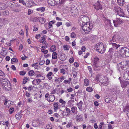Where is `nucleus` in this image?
I'll return each mask as SVG.
<instances>
[{
  "label": "nucleus",
  "mask_w": 129,
  "mask_h": 129,
  "mask_svg": "<svg viewBox=\"0 0 129 129\" xmlns=\"http://www.w3.org/2000/svg\"><path fill=\"white\" fill-rule=\"evenodd\" d=\"M6 48H3L2 47H0V52L1 53L2 52H4L6 50Z\"/></svg>",
  "instance_id": "nucleus-46"
},
{
  "label": "nucleus",
  "mask_w": 129,
  "mask_h": 129,
  "mask_svg": "<svg viewBox=\"0 0 129 129\" xmlns=\"http://www.w3.org/2000/svg\"><path fill=\"white\" fill-rule=\"evenodd\" d=\"M83 25L82 24V25ZM82 30L85 33H88L90 31L92 28V24H90L88 22H86L84 25L82 26Z\"/></svg>",
  "instance_id": "nucleus-4"
},
{
  "label": "nucleus",
  "mask_w": 129,
  "mask_h": 129,
  "mask_svg": "<svg viewBox=\"0 0 129 129\" xmlns=\"http://www.w3.org/2000/svg\"><path fill=\"white\" fill-rule=\"evenodd\" d=\"M47 2L48 3L50 4V5L52 6H54L56 4H59V3H57V2L55 3L56 1L55 0H47Z\"/></svg>",
  "instance_id": "nucleus-21"
},
{
  "label": "nucleus",
  "mask_w": 129,
  "mask_h": 129,
  "mask_svg": "<svg viewBox=\"0 0 129 129\" xmlns=\"http://www.w3.org/2000/svg\"><path fill=\"white\" fill-rule=\"evenodd\" d=\"M9 122L8 121L0 122V129H6V127H8Z\"/></svg>",
  "instance_id": "nucleus-9"
},
{
  "label": "nucleus",
  "mask_w": 129,
  "mask_h": 129,
  "mask_svg": "<svg viewBox=\"0 0 129 129\" xmlns=\"http://www.w3.org/2000/svg\"><path fill=\"white\" fill-rule=\"evenodd\" d=\"M39 22L42 24L46 22V19L44 18L39 17Z\"/></svg>",
  "instance_id": "nucleus-33"
},
{
  "label": "nucleus",
  "mask_w": 129,
  "mask_h": 129,
  "mask_svg": "<svg viewBox=\"0 0 129 129\" xmlns=\"http://www.w3.org/2000/svg\"><path fill=\"white\" fill-rule=\"evenodd\" d=\"M119 37H118V36L117 34H116L114 35L112 39H111L109 42V44H110V43L112 42L114 43V42H115L116 40L118 39Z\"/></svg>",
  "instance_id": "nucleus-14"
},
{
  "label": "nucleus",
  "mask_w": 129,
  "mask_h": 129,
  "mask_svg": "<svg viewBox=\"0 0 129 129\" xmlns=\"http://www.w3.org/2000/svg\"><path fill=\"white\" fill-rule=\"evenodd\" d=\"M55 23V22H54L53 21H52L49 22V28H50L52 26V25L53 24Z\"/></svg>",
  "instance_id": "nucleus-44"
},
{
  "label": "nucleus",
  "mask_w": 129,
  "mask_h": 129,
  "mask_svg": "<svg viewBox=\"0 0 129 129\" xmlns=\"http://www.w3.org/2000/svg\"><path fill=\"white\" fill-rule=\"evenodd\" d=\"M45 37H42L40 40V42L41 43H43L44 42V43L45 44V45H47V43L46 42H45Z\"/></svg>",
  "instance_id": "nucleus-28"
},
{
  "label": "nucleus",
  "mask_w": 129,
  "mask_h": 129,
  "mask_svg": "<svg viewBox=\"0 0 129 129\" xmlns=\"http://www.w3.org/2000/svg\"><path fill=\"white\" fill-rule=\"evenodd\" d=\"M49 99L48 98L46 99V100L48 102H53L55 99V97L54 95L51 94L49 96Z\"/></svg>",
  "instance_id": "nucleus-15"
},
{
  "label": "nucleus",
  "mask_w": 129,
  "mask_h": 129,
  "mask_svg": "<svg viewBox=\"0 0 129 129\" xmlns=\"http://www.w3.org/2000/svg\"><path fill=\"white\" fill-rule=\"evenodd\" d=\"M57 58V54L56 52H54L52 55V58L54 59H56Z\"/></svg>",
  "instance_id": "nucleus-34"
},
{
  "label": "nucleus",
  "mask_w": 129,
  "mask_h": 129,
  "mask_svg": "<svg viewBox=\"0 0 129 129\" xmlns=\"http://www.w3.org/2000/svg\"><path fill=\"white\" fill-rule=\"evenodd\" d=\"M95 49L96 51L101 54H103L105 51L104 45L102 43H99L95 46Z\"/></svg>",
  "instance_id": "nucleus-3"
},
{
  "label": "nucleus",
  "mask_w": 129,
  "mask_h": 129,
  "mask_svg": "<svg viewBox=\"0 0 129 129\" xmlns=\"http://www.w3.org/2000/svg\"><path fill=\"white\" fill-rule=\"evenodd\" d=\"M42 48H44V49H41V52L44 53L45 54H46L48 52V51L47 50H45V46H43L41 47Z\"/></svg>",
  "instance_id": "nucleus-30"
},
{
  "label": "nucleus",
  "mask_w": 129,
  "mask_h": 129,
  "mask_svg": "<svg viewBox=\"0 0 129 129\" xmlns=\"http://www.w3.org/2000/svg\"><path fill=\"white\" fill-rule=\"evenodd\" d=\"M117 3L119 5L122 6L124 4V0H117Z\"/></svg>",
  "instance_id": "nucleus-29"
},
{
  "label": "nucleus",
  "mask_w": 129,
  "mask_h": 129,
  "mask_svg": "<svg viewBox=\"0 0 129 129\" xmlns=\"http://www.w3.org/2000/svg\"><path fill=\"white\" fill-rule=\"evenodd\" d=\"M63 47L64 50H68L70 49V47L68 45H63Z\"/></svg>",
  "instance_id": "nucleus-36"
},
{
  "label": "nucleus",
  "mask_w": 129,
  "mask_h": 129,
  "mask_svg": "<svg viewBox=\"0 0 129 129\" xmlns=\"http://www.w3.org/2000/svg\"><path fill=\"white\" fill-rule=\"evenodd\" d=\"M120 84L121 87L123 88H125L128 87L129 82L127 81H120Z\"/></svg>",
  "instance_id": "nucleus-10"
},
{
  "label": "nucleus",
  "mask_w": 129,
  "mask_h": 129,
  "mask_svg": "<svg viewBox=\"0 0 129 129\" xmlns=\"http://www.w3.org/2000/svg\"><path fill=\"white\" fill-rule=\"evenodd\" d=\"M129 108V107L128 105H126L123 108L124 111L125 112Z\"/></svg>",
  "instance_id": "nucleus-47"
},
{
  "label": "nucleus",
  "mask_w": 129,
  "mask_h": 129,
  "mask_svg": "<svg viewBox=\"0 0 129 129\" xmlns=\"http://www.w3.org/2000/svg\"><path fill=\"white\" fill-rule=\"evenodd\" d=\"M74 61V59L73 58H70L69 60V62L71 63H72Z\"/></svg>",
  "instance_id": "nucleus-64"
},
{
  "label": "nucleus",
  "mask_w": 129,
  "mask_h": 129,
  "mask_svg": "<svg viewBox=\"0 0 129 129\" xmlns=\"http://www.w3.org/2000/svg\"><path fill=\"white\" fill-rule=\"evenodd\" d=\"M117 14L119 16L122 17H124L125 15L124 13L123 10L121 8L120 9V10L118 11Z\"/></svg>",
  "instance_id": "nucleus-23"
},
{
  "label": "nucleus",
  "mask_w": 129,
  "mask_h": 129,
  "mask_svg": "<svg viewBox=\"0 0 129 129\" xmlns=\"http://www.w3.org/2000/svg\"><path fill=\"white\" fill-rule=\"evenodd\" d=\"M88 69L89 71V72L90 73H91L92 72V68L90 66H88Z\"/></svg>",
  "instance_id": "nucleus-60"
},
{
  "label": "nucleus",
  "mask_w": 129,
  "mask_h": 129,
  "mask_svg": "<svg viewBox=\"0 0 129 129\" xmlns=\"http://www.w3.org/2000/svg\"><path fill=\"white\" fill-rule=\"evenodd\" d=\"M0 76L6 77V75L3 71L1 70H0Z\"/></svg>",
  "instance_id": "nucleus-43"
},
{
  "label": "nucleus",
  "mask_w": 129,
  "mask_h": 129,
  "mask_svg": "<svg viewBox=\"0 0 129 129\" xmlns=\"http://www.w3.org/2000/svg\"><path fill=\"white\" fill-rule=\"evenodd\" d=\"M61 66L62 68L60 69V73H62L63 75H64L66 73V71L63 69V68L66 70H67L68 69V67L66 65H63L62 66Z\"/></svg>",
  "instance_id": "nucleus-19"
},
{
  "label": "nucleus",
  "mask_w": 129,
  "mask_h": 129,
  "mask_svg": "<svg viewBox=\"0 0 129 129\" xmlns=\"http://www.w3.org/2000/svg\"><path fill=\"white\" fill-rule=\"evenodd\" d=\"M104 123L103 122H101L100 125H99V129H101L102 128V126L104 124Z\"/></svg>",
  "instance_id": "nucleus-55"
},
{
  "label": "nucleus",
  "mask_w": 129,
  "mask_h": 129,
  "mask_svg": "<svg viewBox=\"0 0 129 129\" xmlns=\"http://www.w3.org/2000/svg\"><path fill=\"white\" fill-rule=\"evenodd\" d=\"M121 8L119 7L117 5H114L113 6V9L117 13L120 10Z\"/></svg>",
  "instance_id": "nucleus-24"
},
{
  "label": "nucleus",
  "mask_w": 129,
  "mask_h": 129,
  "mask_svg": "<svg viewBox=\"0 0 129 129\" xmlns=\"http://www.w3.org/2000/svg\"><path fill=\"white\" fill-rule=\"evenodd\" d=\"M46 129H53L52 127V124L50 123L46 126Z\"/></svg>",
  "instance_id": "nucleus-42"
},
{
  "label": "nucleus",
  "mask_w": 129,
  "mask_h": 129,
  "mask_svg": "<svg viewBox=\"0 0 129 129\" xmlns=\"http://www.w3.org/2000/svg\"><path fill=\"white\" fill-rule=\"evenodd\" d=\"M2 79L6 81H3L1 83L2 87L3 89L7 91L9 90L10 89L11 85L9 81L6 79L3 78Z\"/></svg>",
  "instance_id": "nucleus-2"
},
{
  "label": "nucleus",
  "mask_w": 129,
  "mask_h": 129,
  "mask_svg": "<svg viewBox=\"0 0 129 129\" xmlns=\"http://www.w3.org/2000/svg\"><path fill=\"white\" fill-rule=\"evenodd\" d=\"M110 44H112V46L115 47V53L114 54V59L116 58H121L123 57V55L122 52L120 51L121 46L119 44H117L115 43L112 42L110 43Z\"/></svg>",
  "instance_id": "nucleus-1"
},
{
  "label": "nucleus",
  "mask_w": 129,
  "mask_h": 129,
  "mask_svg": "<svg viewBox=\"0 0 129 129\" xmlns=\"http://www.w3.org/2000/svg\"><path fill=\"white\" fill-rule=\"evenodd\" d=\"M54 106V111L55 112H56L57 110L58 109L59 105L58 103H54L53 104Z\"/></svg>",
  "instance_id": "nucleus-25"
},
{
  "label": "nucleus",
  "mask_w": 129,
  "mask_h": 129,
  "mask_svg": "<svg viewBox=\"0 0 129 129\" xmlns=\"http://www.w3.org/2000/svg\"><path fill=\"white\" fill-rule=\"evenodd\" d=\"M119 86H114L113 89V91L116 93H117L119 91Z\"/></svg>",
  "instance_id": "nucleus-27"
},
{
  "label": "nucleus",
  "mask_w": 129,
  "mask_h": 129,
  "mask_svg": "<svg viewBox=\"0 0 129 129\" xmlns=\"http://www.w3.org/2000/svg\"><path fill=\"white\" fill-rule=\"evenodd\" d=\"M120 51L122 52V55H125L126 57L129 56V49L125 47H121Z\"/></svg>",
  "instance_id": "nucleus-6"
},
{
  "label": "nucleus",
  "mask_w": 129,
  "mask_h": 129,
  "mask_svg": "<svg viewBox=\"0 0 129 129\" xmlns=\"http://www.w3.org/2000/svg\"><path fill=\"white\" fill-rule=\"evenodd\" d=\"M94 8L96 10L102 9V6L100 5L98 1L97 2L94 4Z\"/></svg>",
  "instance_id": "nucleus-11"
},
{
  "label": "nucleus",
  "mask_w": 129,
  "mask_h": 129,
  "mask_svg": "<svg viewBox=\"0 0 129 129\" xmlns=\"http://www.w3.org/2000/svg\"><path fill=\"white\" fill-rule=\"evenodd\" d=\"M36 10L38 11H41V12H43L45 11V8L44 7H42L38 8Z\"/></svg>",
  "instance_id": "nucleus-35"
},
{
  "label": "nucleus",
  "mask_w": 129,
  "mask_h": 129,
  "mask_svg": "<svg viewBox=\"0 0 129 129\" xmlns=\"http://www.w3.org/2000/svg\"><path fill=\"white\" fill-rule=\"evenodd\" d=\"M27 78L26 77H25L23 79V84H25L27 82Z\"/></svg>",
  "instance_id": "nucleus-53"
},
{
  "label": "nucleus",
  "mask_w": 129,
  "mask_h": 129,
  "mask_svg": "<svg viewBox=\"0 0 129 129\" xmlns=\"http://www.w3.org/2000/svg\"><path fill=\"white\" fill-rule=\"evenodd\" d=\"M3 20L2 23H3L1 25L0 24V26H3V25L4 24V23H6L8 22V20L6 18H3Z\"/></svg>",
  "instance_id": "nucleus-40"
},
{
  "label": "nucleus",
  "mask_w": 129,
  "mask_h": 129,
  "mask_svg": "<svg viewBox=\"0 0 129 129\" xmlns=\"http://www.w3.org/2000/svg\"><path fill=\"white\" fill-rule=\"evenodd\" d=\"M115 47H112L109 49L108 52L105 54L106 57L109 59L111 60L112 59L113 54L115 51Z\"/></svg>",
  "instance_id": "nucleus-5"
},
{
  "label": "nucleus",
  "mask_w": 129,
  "mask_h": 129,
  "mask_svg": "<svg viewBox=\"0 0 129 129\" xmlns=\"http://www.w3.org/2000/svg\"><path fill=\"white\" fill-rule=\"evenodd\" d=\"M71 37L72 38H75L76 37V35L75 33L74 32L72 33L71 35Z\"/></svg>",
  "instance_id": "nucleus-52"
},
{
  "label": "nucleus",
  "mask_w": 129,
  "mask_h": 129,
  "mask_svg": "<svg viewBox=\"0 0 129 129\" xmlns=\"http://www.w3.org/2000/svg\"><path fill=\"white\" fill-rule=\"evenodd\" d=\"M53 74V73L52 72H50L48 73L46 76H51Z\"/></svg>",
  "instance_id": "nucleus-62"
},
{
  "label": "nucleus",
  "mask_w": 129,
  "mask_h": 129,
  "mask_svg": "<svg viewBox=\"0 0 129 129\" xmlns=\"http://www.w3.org/2000/svg\"><path fill=\"white\" fill-rule=\"evenodd\" d=\"M88 18L87 16H84L83 17H81V19L79 20V22L80 23L81 22H82V23L83 22L84 23L85 22H86L87 20L88 19Z\"/></svg>",
  "instance_id": "nucleus-20"
},
{
  "label": "nucleus",
  "mask_w": 129,
  "mask_h": 129,
  "mask_svg": "<svg viewBox=\"0 0 129 129\" xmlns=\"http://www.w3.org/2000/svg\"><path fill=\"white\" fill-rule=\"evenodd\" d=\"M23 115L21 112L17 113L15 115L16 118L17 120H19L22 117Z\"/></svg>",
  "instance_id": "nucleus-22"
},
{
  "label": "nucleus",
  "mask_w": 129,
  "mask_h": 129,
  "mask_svg": "<svg viewBox=\"0 0 129 129\" xmlns=\"http://www.w3.org/2000/svg\"><path fill=\"white\" fill-rule=\"evenodd\" d=\"M33 12V10L30 9H29L28 10V12L27 13L28 15H30V14L32 13Z\"/></svg>",
  "instance_id": "nucleus-50"
},
{
  "label": "nucleus",
  "mask_w": 129,
  "mask_h": 129,
  "mask_svg": "<svg viewBox=\"0 0 129 129\" xmlns=\"http://www.w3.org/2000/svg\"><path fill=\"white\" fill-rule=\"evenodd\" d=\"M93 66L94 69L95 70H99L100 69V67L98 63L93 64Z\"/></svg>",
  "instance_id": "nucleus-26"
},
{
  "label": "nucleus",
  "mask_w": 129,
  "mask_h": 129,
  "mask_svg": "<svg viewBox=\"0 0 129 129\" xmlns=\"http://www.w3.org/2000/svg\"><path fill=\"white\" fill-rule=\"evenodd\" d=\"M86 91L89 92H91L93 90V88L91 87H88L86 89Z\"/></svg>",
  "instance_id": "nucleus-41"
},
{
  "label": "nucleus",
  "mask_w": 129,
  "mask_h": 129,
  "mask_svg": "<svg viewBox=\"0 0 129 129\" xmlns=\"http://www.w3.org/2000/svg\"><path fill=\"white\" fill-rule=\"evenodd\" d=\"M123 77L126 80H129V70H127L123 74Z\"/></svg>",
  "instance_id": "nucleus-13"
},
{
  "label": "nucleus",
  "mask_w": 129,
  "mask_h": 129,
  "mask_svg": "<svg viewBox=\"0 0 129 129\" xmlns=\"http://www.w3.org/2000/svg\"><path fill=\"white\" fill-rule=\"evenodd\" d=\"M19 2L20 3H21L23 5H26V3H25L24 1L23 0H19Z\"/></svg>",
  "instance_id": "nucleus-57"
},
{
  "label": "nucleus",
  "mask_w": 129,
  "mask_h": 129,
  "mask_svg": "<svg viewBox=\"0 0 129 129\" xmlns=\"http://www.w3.org/2000/svg\"><path fill=\"white\" fill-rule=\"evenodd\" d=\"M4 105L6 106L7 108H8L11 105L13 104V102L10 101H8L7 99H6L5 101Z\"/></svg>",
  "instance_id": "nucleus-12"
},
{
  "label": "nucleus",
  "mask_w": 129,
  "mask_h": 129,
  "mask_svg": "<svg viewBox=\"0 0 129 129\" xmlns=\"http://www.w3.org/2000/svg\"><path fill=\"white\" fill-rule=\"evenodd\" d=\"M28 74L30 76H33L35 74V72L33 70H31L29 72Z\"/></svg>",
  "instance_id": "nucleus-45"
},
{
  "label": "nucleus",
  "mask_w": 129,
  "mask_h": 129,
  "mask_svg": "<svg viewBox=\"0 0 129 129\" xmlns=\"http://www.w3.org/2000/svg\"><path fill=\"white\" fill-rule=\"evenodd\" d=\"M11 61L12 63L13 64L14 62H18V60L16 58H13L11 59Z\"/></svg>",
  "instance_id": "nucleus-39"
},
{
  "label": "nucleus",
  "mask_w": 129,
  "mask_h": 129,
  "mask_svg": "<svg viewBox=\"0 0 129 129\" xmlns=\"http://www.w3.org/2000/svg\"><path fill=\"white\" fill-rule=\"evenodd\" d=\"M71 110L73 113H75L77 110V108L75 107H73L71 108Z\"/></svg>",
  "instance_id": "nucleus-37"
},
{
  "label": "nucleus",
  "mask_w": 129,
  "mask_h": 129,
  "mask_svg": "<svg viewBox=\"0 0 129 129\" xmlns=\"http://www.w3.org/2000/svg\"><path fill=\"white\" fill-rule=\"evenodd\" d=\"M39 121L38 120H35L33 121L32 122V125L35 127H37L39 125Z\"/></svg>",
  "instance_id": "nucleus-18"
},
{
  "label": "nucleus",
  "mask_w": 129,
  "mask_h": 129,
  "mask_svg": "<svg viewBox=\"0 0 129 129\" xmlns=\"http://www.w3.org/2000/svg\"><path fill=\"white\" fill-rule=\"evenodd\" d=\"M26 72L24 71H23L20 72L19 74L20 75L23 76L26 73Z\"/></svg>",
  "instance_id": "nucleus-54"
},
{
  "label": "nucleus",
  "mask_w": 129,
  "mask_h": 129,
  "mask_svg": "<svg viewBox=\"0 0 129 129\" xmlns=\"http://www.w3.org/2000/svg\"><path fill=\"white\" fill-rule=\"evenodd\" d=\"M32 83L34 85H38V84L37 83V82L36 79H35L33 80L32 81Z\"/></svg>",
  "instance_id": "nucleus-61"
},
{
  "label": "nucleus",
  "mask_w": 129,
  "mask_h": 129,
  "mask_svg": "<svg viewBox=\"0 0 129 129\" xmlns=\"http://www.w3.org/2000/svg\"><path fill=\"white\" fill-rule=\"evenodd\" d=\"M123 22L122 20L119 18H117L115 20H113L114 25L116 27L120 26Z\"/></svg>",
  "instance_id": "nucleus-7"
},
{
  "label": "nucleus",
  "mask_w": 129,
  "mask_h": 129,
  "mask_svg": "<svg viewBox=\"0 0 129 129\" xmlns=\"http://www.w3.org/2000/svg\"><path fill=\"white\" fill-rule=\"evenodd\" d=\"M83 105V102L82 101H80L77 104V106L78 108L81 111H82L84 108Z\"/></svg>",
  "instance_id": "nucleus-16"
},
{
  "label": "nucleus",
  "mask_w": 129,
  "mask_h": 129,
  "mask_svg": "<svg viewBox=\"0 0 129 129\" xmlns=\"http://www.w3.org/2000/svg\"><path fill=\"white\" fill-rule=\"evenodd\" d=\"M75 119L78 121L81 122L83 120V117L81 114H78L76 116Z\"/></svg>",
  "instance_id": "nucleus-17"
},
{
  "label": "nucleus",
  "mask_w": 129,
  "mask_h": 129,
  "mask_svg": "<svg viewBox=\"0 0 129 129\" xmlns=\"http://www.w3.org/2000/svg\"><path fill=\"white\" fill-rule=\"evenodd\" d=\"M106 78L103 75H98L96 76V79L101 82L104 83L105 82Z\"/></svg>",
  "instance_id": "nucleus-8"
},
{
  "label": "nucleus",
  "mask_w": 129,
  "mask_h": 129,
  "mask_svg": "<svg viewBox=\"0 0 129 129\" xmlns=\"http://www.w3.org/2000/svg\"><path fill=\"white\" fill-rule=\"evenodd\" d=\"M126 65H123V66H122L121 67V69L123 70H126L127 69V68L126 67Z\"/></svg>",
  "instance_id": "nucleus-59"
},
{
  "label": "nucleus",
  "mask_w": 129,
  "mask_h": 129,
  "mask_svg": "<svg viewBox=\"0 0 129 129\" xmlns=\"http://www.w3.org/2000/svg\"><path fill=\"white\" fill-rule=\"evenodd\" d=\"M66 112L67 114V115L69 114L71 112V110L70 109L68 108L67 107L66 108Z\"/></svg>",
  "instance_id": "nucleus-49"
},
{
  "label": "nucleus",
  "mask_w": 129,
  "mask_h": 129,
  "mask_svg": "<svg viewBox=\"0 0 129 129\" xmlns=\"http://www.w3.org/2000/svg\"><path fill=\"white\" fill-rule=\"evenodd\" d=\"M32 102V100L31 99V96L30 98L27 99V102L28 103H31Z\"/></svg>",
  "instance_id": "nucleus-63"
},
{
  "label": "nucleus",
  "mask_w": 129,
  "mask_h": 129,
  "mask_svg": "<svg viewBox=\"0 0 129 129\" xmlns=\"http://www.w3.org/2000/svg\"><path fill=\"white\" fill-rule=\"evenodd\" d=\"M56 50V46L55 45H52L50 48V51L51 52H54Z\"/></svg>",
  "instance_id": "nucleus-31"
},
{
  "label": "nucleus",
  "mask_w": 129,
  "mask_h": 129,
  "mask_svg": "<svg viewBox=\"0 0 129 129\" xmlns=\"http://www.w3.org/2000/svg\"><path fill=\"white\" fill-rule=\"evenodd\" d=\"M25 95L27 97H30L31 95L30 93L28 92L27 91H26V92Z\"/></svg>",
  "instance_id": "nucleus-51"
},
{
  "label": "nucleus",
  "mask_w": 129,
  "mask_h": 129,
  "mask_svg": "<svg viewBox=\"0 0 129 129\" xmlns=\"http://www.w3.org/2000/svg\"><path fill=\"white\" fill-rule=\"evenodd\" d=\"M99 59L97 57H96L94 58L93 61V64H95L98 63V62L99 60Z\"/></svg>",
  "instance_id": "nucleus-38"
},
{
  "label": "nucleus",
  "mask_w": 129,
  "mask_h": 129,
  "mask_svg": "<svg viewBox=\"0 0 129 129\" xmlns=\"http://www.w3.org/2000/svg\"><path fill=\"white\" fill-rule=\"evenodd\" d=\"M45 62V61L44 60H41L39 63V64L40 65L42 66L44 64Z\"/></svg>",
  "instance_id": "nucleus-58"
},
{
  "label": "nucleus",
  "mask_w": 129,
  "mask_h": 129,
  "mask_svg": "<svg viewBox=\"0 0 129 129\" xmlns=\"http://www.w3.org/2000/svg\"><path fill=\"white\" fill-rule=\"evenodd\" d=\"M105 23L106 24H109V26L111 25V23L110 22V21L109 20H106L105 21Z\"/></svg>",
  "instance_id": "nucleus-48"
},
{
  "label": "nucleus",
  "mask_w": 129,
  "mask_h": 129,
  "mask_svg": "<svg viewBox=\"0 0 129 129\" xmlns=\"http://www.w3.org/2000/svg\"><path fill=\"white\" fill-rule=\"evenodd\" d=\"M84 85L85 86H87L88 85L89 81L87 79H85L84 80Z\"/></svg>",
  "instance_id": "nucleus-32"
},
{
  "label": "nucleus",
  "mask_w": 129,
  "mask_h": 129,
  "mask_svg": "<svg viewBox=\"0 0 129 129\" xmlns=\"http://www.w3.org/2000/svg\"><path fill=\"white\" fill-rule=\"evenodd\" d=\"M60 103L63 104H65L66 103V102L63 100L62 99H60L59 100Z\"/></svg>",
  "instance_id": "nucleus-56"
}]
</instances>
